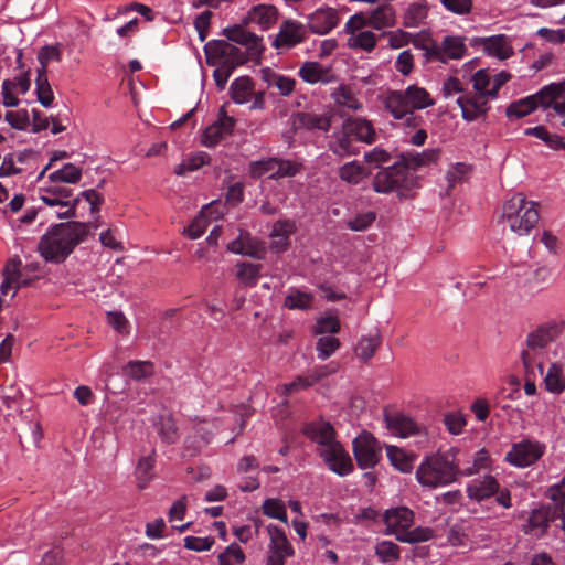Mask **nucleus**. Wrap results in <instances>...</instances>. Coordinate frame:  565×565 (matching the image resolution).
<instances>
[{"label":"nucleus","mask_w":565,"mask_h":565,"mask_svg":"<svg viewBox=\"0 0 565 565\" xmlns=\"http://www.w3.org/2000/svg\"><path fill=\"white\" fill-rule=\"evenodd\" d=\"M340 347V341L333 335H323L317 341V352L320 360H327Z\"/></svg>","instance_id":"nucleus-58"},{"label":"nucleus","mask_w":565,"mask_h":565,"mask_svg":"<svg viewBox=\"0 0 565 565\" xmlns=\"http://www.w3.org/2000/svg\"><path fill=\"white\" fill-rule=\"evenodd\" d=\"M383 521L386 524L385 534L397 535L407 531L414 523V512L406 507L392 508L383 514Z\"/></svg>","instance_id":"nucleus-18"},{"label":"nucleus","mask_w":565,"mask_h":565,"mask_svg":"<svg viewBox=\"0 0 565 565\" xmlns=\"http://www.w3.org/2000/svg\"><path fill=\"white\" fill-rule=\"evenodd\" d=\"M563 95H565V78L561 82L551 83L548 85L543 86L537 93H535L532 96L534 97L536 107L547 109L550 107L553 108V105H555V103H557V99Z\"/></svg>","instance_id":"nucleus-29"},{"label":"nucleus","mask_w":565,"mask_h":565,"mask_svg":"<svg viewBox=\"0 0 565 565\" xmlns=\"http://www.w3.org/2000/svg\"><path fill=\"white\" fill-rule=\"evenodd\" d=\"M299 126L308 130L328 131L331 127V116L316 113H299L297 115Z\"/></svg>","instance_id":"nucleus-37"},{"label":"nucleus","mask_w":565,"mask_h":565,"mask_svg":"<svg viewBox=\"0 0 565 565\" xmlns=\"http://www.w3.org/2000/svg\"><path fill=\"white\" fill-rule=\"evenodd\" d=\"M303 433L317 444L318 451L323 450L338 441L335 438V430L328 422H312L305 427Z\"/></svg>","instance_id":"nucleus-19"},{"label":"nucleus","mask_w":565,"mask_h":565,"mask_svg":"<svg viewBox=\"0 0 565 565\" xmlns=\"http://www.w3.org/2000/svg\"><path fill=\"white\" fill-rule=\"evenodd\" d=\"M263 265L247 262L236 264V277L245 287H255L260 276Z\"/></svg>","instance_id":"nucleus-38"},{"label":"nucleus","mask_w":565,"mask_h":565,"mask_svg":"<svg viewBox=\"0 0 565 565\" xmlns=\"http://www.w3.org/2000/svg\"><path fill=\"white\" fill-rule=\"evenodd\" d=\"M329 149L339 158H345L356 153L355 147L352 142V137L342 130L334 135V139L329 143Z\"/></svg>","instance_id":"nucleus-40"},{"label":"nucleus","mask_w":565,"mask_h":565,"mask_svg":"<svg viewBox=\"0 0 565 565\" xmlns=\"http://www.w3.org/2000/svg\"><path fill=\"white\" fill-rule=\"evenodd\" d=\"M427 17V6L425 3H412L404 15V25L407 28L419 26Z\"/></svg>","instance_id":"nucleus-54"},{"label":"nucleus","mask_w":565,"mask_h":565,"mask_svg":"<svg viewBox=\"0 0 565 565\" xmlns=\"http://www.w3.org/2000/svg\"><path fill=\"white\" fill-rule=\"evenodd\" d=\"M247 19L266 30L276 22L277 9L269 4H258L248 12Z\"/></svg>","instance_id":"nucleus-33"},{"label":"nucleus","mask_w":565,"mask_h":565,"mask_svg":"<svg viewBox=\"0 0 565 565\" xmlns=\"http://www.w3.org/2000/svg\"><path fill=\"white\" fill-rule=\"evenodd\" d=\"M335 369L331 365L321 366L319 369L312 370L306 376H298L292 382L285 384L284 388L286 394H291L298 392L300 390H305L315 383L319 382L321 379L328 376L333 373Z\"/></svg>","instance_id":"nucleus-28"},{"label":"nucleus","mask_w":565,"mask_h":565,"mask_svg":"<svg viewBox=\"0 0 565 565\" xmlns=\"http://www.w3.org/2000/svg\"><path fill=\"white\" fill-rule=\"evenodd\" d=\"M213 209L212 205H205L201 212H200V215L196 216L192 223L184 228V232L186 233V235L192 238V239H196L199 238L206 230V224H207V221L205 220V215L207 213L211 212V210Z\"/></svg>","instance_id":"nucleus-56"},{"label":"nucleus","mask_w":565,"mask_h":565,"mask_svg":"<svg viewBox=\"0 0 565 565\" xmlns=\"http://www.w3.org/2000/svg\"><path fill=\"white\" fill-rule=\"evenodd\" d=\"M544 387L550 393L559 395L565 391V375L562 365L552 363L544 376Z\"/></svg>","instance_id":"nucleus-35"},{"label":"nucleus","mask_w":565,"mask_h":565,"mask_svg":"<svg viewBox=\"0 0 565 565\" xmlns=\"http://www.w3.org/2000/svg\"><path fill=\"white\" fill-rule=\"evenodd\" d=\"M380 344V334H375L373 337H362L354 351L359 359L366 362L374 355Z\"/></svg>","instance_id":"nucleus-50"},{"label":"nucleus","mask_w":565,"mask_h":565,"mask_svg":"<svg viewBox=\"0 0 565 565\" xmlns=\"http://www.w3.org/2000/svg\"><path fill=\"white\" fill-rule=\"evenodd\" d=\"M72 195V189L56 182L40 188V200L51 207L70 204Z\"/></svg>","instance_id":"nucleus-25"},{"label":"nucleus","mask_w":565,"mask_h":565,"mask_svg":"<svg viewBox=\"0 0 565 565\" xmlns=\"http://www.w3.org/2000/svg\"><path fill=\"white\" fill-rule=\"evenodd\" d=\"M433 530L429 527H415L414 530H407L397 535V540L404 543H419L426 542L433 537Z\"/></svg>","instance_id":"nucleus-57"},{"label":"nucleus","mask_w":565,"mask_h":565,"mask_svg":"<svg viewBox=\"0 0 565 565\" xmlns=\"http://www.w3.org/2000/svg\"><path fill=\"white\" fill-rule=\"evenodd\" d=\"M490 96L478 93H465L457 98V104L461 109L462 118L467 121H473L484 116L490 109L488 100Z\"/></svg>","instance_id":"nucleus-16"},{"label":"nucleus","mask_w":565,"mask_h":565,"mask_svg":"<svg viewBox=\"0 0 565 565\" xmlns=\"http://www.w3.org/2000/svg\"><path fill=\"white\" fill-rule=\"evenodd\" d=\"M153 371V364L149 361H130L124 367L125 374L136 381H141L151 376Z\"/></svg>","instance_id":"nucleus-51"},{"label":"nucleus","mask_w":565,"mask_h":565,"mask_svg":"<svg viewBox=\"0 0 565 565\" xmlns=\"http://www.w3.org/2000/svg\"><path fill=\"white\" fill-rule=\"evenodd\" d=\"M235 119L227 115L225 106L218 109L217 118L207 126L202 135V143L205 147L216 146L224 137L233 132Z\"/></svg>","instance_id":"nucleus-13"},{"label":"nucleus","mask_w":565,"mask_h":565,"mask_svg":"<svg viewBox=\"0 0 565 565\" xmlns=\"http://www.w3.org/2000/svg\"><path fill=\"white\" fill-rule=\"evenodd\" d=\"M227 250L233 254L260 258V248L256 239L248 233L241 232L239 236L227 244Z\"/></svg>","instance_id":"nucleus-32"},{"label":"nucleus","mask_w":565,"mask_h":565,"mask_svg":"<svg viewBox=\"0 0 565 565\" xmlns=\"http://www.w3.org/2000/svg\"><path fill=\"white\" fill-rule=\"evenodd\" d=\"M341 324L337 316H324L317 320L315 326L316 334L337 333L340 331Z\"/></svg>","instance_id":"nucleus-64"},{"label":"nucleus","mask_w":565,"mask_h":565,"mask_svg":"<svg viewBox=\"0 0 565 565\" xmlns=\"http://www.w3.org/2000/svg\"><path fill=\"white\" fill-rule=\"evenodd\" d=\"M376 220V213L367 211L355 215L353 218L347 222V227L354 232H363L367 230L373 222Z\"/></svg>","instance_id":"nucleus-61"},{"label":"nucleus","mask_w":565,"mask_h":565,"mask_svg":"<svg viewBox=\"0 0 565 565\" xmlns=\"http://www.w3.org/2000/svg\"><path fill=\"white\" fill-rule=\"evenodd\" d=\"M353 455L359 468L375 467L382 457V447L377 439L369 431H363L352 443Z\"/></svg>","instance_id":"nucleus-8"},{"label":"nucleus","mask_w":565,"mask_h":565,"mask_svg":"<svg viewBox=\"0 0 565 565\" xmlns=\"http://www.w3.org/2000/svg\"><path fill=\"white\" fill-rule=\"evenodd\" d=\"M386 428L395 436L408 437L417 433V425L411 418L401 413H384Z\"/></svg>","instance_id":"nucleus-27"},{"label":"nucleus","mask_w":565,"mask_h":565,"mask_svg":"<svg viewBox=\"0 0 565 565\" xmlns=\"http://www.w3.org/2000/svg\"><path fill=\"white\" fill-rule=\"evenodd\" d=\"M312 295L300 290H291L285 298V307L295 310H307L312 306Z\"/></svg>","instance_id":"nucleus-52"},{"label":"nucleus","mask_w":565,"mask_h":565,"mask_svg":"<svg viewBox=\"0 0 565 565\" xmlns=\"http://www.w3.org/2000/svg\"><path fill=\"white\" fill-rule=\"evenodd\" d=\"M262 508L264 514L273 519H278L284 523H288L286 509L281 501L277 499H267L264 501Z\"/></svg>","instance_id":"nucleus-62"},{"label":"nucleus","mask_w":565,"mask_h":565,"mask_svg":"<svg viewBox=\"0 0 565 565\" xmlns=\"http://www.w3.org/2000/svg\"><path fill=\"white\" fill-rule=\"evenodd\" d=\"M153 425L163 443L174 444L178 438V429L171 415H159L154 418Z\"/></svg>","instance_id":"nucleus-39"},{"label":"nucleus","mask_w":565,"mask_h":565,"mask_svg":"<svg viewBox=\"0 0 565 565\" xmlns=\"http://www.w3.org/2000/svg\"><path fill=\"white\" fill-rule=\"evenodd\" d=\"M492 460L489 452L486 449H480L473 455L472 465L460 470L463 476H473L479 473L481 470L490 469Z\"/></svg>","instance_id":"nucleus-53"},{"label":"nucleus","mask_w":565,"mask_h":565,"mask_svg":"<svg viewBox=\"0 0 565 565\" xmlns=\"http://www.w3.org/2000/svg\"><path fill=\"white\" fill-rule=\"evenodd\" d=\"M82 169L73 163H65L61 169L51 172L47 175L49 182L77 184L82 179Z\"/></svg>","instance_id":"nucleus-36"},{"label":"nucleus","mask_w":565,"mask_h":565,"mask_svg":"<svg viewBox=\"0 0 565 565\" xmlns=\"http://www.w3.org/2000/svg\"><path fill=\"white\" fill-rule=\"evenodd\" d=\"M545 452V445L537 440L522 439L514 443L505 455V461L518 468L534 465Z\"/></svg>","instance_id":"nucleus-9"},{"label":"nucleus","mask_w":565,"mask_h":565,"mask_svg":"<svg viewBox=\"0 0 565 565\" xmlns=\"http://www.w3.org/2000/svg\"><path fill=\"white\" fill-rule=\"evenodd\" d=\"M266 530L269 536L266 565H285L286 559L294 555V547L284 530L274 524L267 525Z\"/></svg>","instance_id":"nucleus-10"},{"label":"nucleus","mask_w":565,"mask_h":565,"mask_svg":"<svg viewBox=\"0 0 565 565\" xmlns=\"http://www.w3.org/2000/svg\"><path fill=\"white\" fill-rule=\"evenodd\" d=\"M298 75L308 84H329L335 81L332 71L316 61L305 62L300 66Z\"/></svg>","instance_id":"nucleus-22"},{"label":"nucleus","mask_w":565,"mask_h":565,"mask_svg":"<svg viewBox=\"0 0 565 565\" xmlns=\"http://www.w3.org/2000/svg\"><path fill=\"white\" fill-rule=\"evenodd\" d=\"M301 170V164L290 160L278 158H268L266 160L252 163L250 173L255 178H260L268 173L270 179H280L294 177Z\"/></svg>","instance_id":"nucleus-11"},{"label":"nucleus","mask_w":565,"mask_h":565,"mask_svg":"<svg viewBox=\"0 0 565 565\" xmlns=\"http://www.w3.org/2000/svg\"><path fill=\"white\" fill-rule=\"evenodd\" d=\"M536 108L534 97L531 95L511 103L507 108L505 114L509 118H522L531 114Z\"/></svg>","instance_id":"nucleus-49"},{"label":"nucleus","mask_w":565,"mask_h":565,"mask_svg":"<svg viewBox=\"0 0 565 565\" xmlns=\"http://www.w3.org/2000/svg\"><path fill=\"white\" fill-rule=\"evenodd\" d=\"M154 456L156 452L152 450L150 455L140 458L138 461L135 473L137 479V487L140 490L147 488V486L154 477Z\"/></svg>","instance_id":"nucleus-34"},{"label":"nucleus","mask_w":565,"mask_h":565,"mask_svg":"<svg viewBox=\"0 0 565 565\" xmlns=\"http://www.w3.org/2000/svg\"><path fill=\"white\" fill-rule=\"evenodd\" d=\"M366 26L364 13H358L351 17L345 23L344 31L349 35L347 45L352 50H362L371 52L376 45V35Z\"/></svg>","instance_id":"nucleus-7"},{"label":"nucleus","mask_w":565,"mask_h":565,"mask_svg":"<svg viewBox=\"0 0 565 565\" xmlns=\"http://www.w3.org/2000/svg\"><path fill=\"white\" fill-rule=\"evenodd\" d=\"M386 456L388 458L390 463L402 473H409L414 468L416 455L413 452H408L403 448L393 445H387Z\"/></svg>","instance_id":"nucleus-31"},{"label":"nucleus","mask_w":565,"mask_h":565,"mask_svg":"<svg viewBox=\"0 0 565 565\" xmlns=\"http://www.w3.org/2000/svg\"><path fill=\"white\" fill-rule=\"evenodd\" d=\"M18 266H21V262L19 259H12L6 265L3 269L4 279L0 286L2 295H7L8 291L14 287V280L19 277Z\"/></svg>","instance_id":"nucleus-63"},{"label":"nucleus","mask_w":565,"mask_h":565,"mask_svg":"<svg viewBox=\"0 0 565 565\" xmlns=\"http://www.w3.org/2000/svg\"><path fill=\"white\" fill-rule=\"evenodd\" d=\"M265 79L269 87L278 89L281 96H289L296 86V79L275 73L268 72L265 75Z\"/></svg>","instance_id":"nucleus-46"},{"label":"nucleus","mask_w":565,"mask_h":565,"mask_svg":"<svg viewBox=\"0 0 565 565\" xmlns=\"http://www.w3.org/2000/svg\"><path fill=\"white\" fill-rule=\"evenodd\" d=\"M399 546L391 541H382L375 546V554L383 563L399 558Z\"/></svg>","instance_id":"nucleus-59"},{"label":"nucleus","mask_w":565,"mask_h":565,"mask_svg":"<svg viewBox=\"0 0 565 565\" xmlns=\"http://www.w3.org/2000/svg\"><path fill=\"white\" fill-rule=\"evenodd\" d=\"M403 92L408 99L413 110L424 109L434 105V99L425 88L412 85Z\"/></svg>","instance_id":"nucleus-42"},{"label":"nucleus","mask_w":565,"mask_h":565,"mask_svg":"<svg viewBox=\"0 0 565 565\" xmlns=\"http://www.w3.org/2000/svg\"><path fill=\"white\" fill-rule=\"evenodd\" d=\"M426 56L430 61L446 63L447 60H456L463 56L466 46L459 36H446L441 44L436 43L425 46Z\"/></svg>","instance_id":"nucleus-12"},{"label":"nucleus","mask_w":565,"mask_h":565,"mask_svg":"<svg viewBox=\"0 0 565 565\" xmlns=\"http://www.w3.org/2000/svg\"><path fill=\"white\" fill-rule=\"evenodd\" d=\"M343 129L355 140L371 145L376 140L373 124L366 118L351 117L344 120Z\"/></svg>","instance_id":"nucleus-20"},{"label":"nucleus","mask_w":565,"mask_h":565,"mask_svg":"<svg viewBox=\"0 0 565 565\" xmlns=\"http://www.w3.org/2000/svg\"><path fill=\"white\" fill-rule=\"evenodd\" d=\"M296 232V223L292 220H278L274 223L270 237V249L281 253L288 249L290 236Z\"/></svg>","instance_id":"nucleus-23"},{"label":"nucleus","mask_w":565,"mask_h":565,"mask_svg":"<svg viewBox=\"0 0 565 565\" xmlns=\"http://www.w3.org/2000/svg\"><path fill=\"white\" fill-rule=\"evenodd\" d=\"M483 49L489 55L499 60H505L513 53L512 47L507 44L503 35L484 39Z\"/></svg>","instance_id":"nucleus-41"},{"label":"nucleus","mask_w":565,"mask_h":565,"mask_svg":"<svg viewBox=\"0 0 565 565\" xmlns=\"http://www.w3.org/2000/svg\"><path fill=\"white\" fill-rule=\"evenodd\" d=\"M500 489V483L493 476L486 475L482 478L472 480L467 486L468 498L477 502L494 495Z\"/></svg>","instance_id":"nucleus-24"},{"label":"nucleus","mask_w":565,"mask_h":565,"mask_svg":"<svg viewBox=\"0 0 565 565\" xmlns=\"http://www.w3.org/2000/svg\"><path fill=\"white\" fill-rule=\"evenodd\" d=\"M559 508L542 507L534 509L527 520L529 531H536L537 536L546 533L550 523L558 518Z\"/></svg>","instance_id":"nucleus-26"},{"label":"nucleus","mask_w":565,"mask_h":565,"mask_svg":"<svg viewBox=\"0 0 565 565\" xmlns=\"http://www.w3.org/2000/svg\"><path fill=\"white\" fill-rule=\"evenodd\" d=\"M245 561V554L239 545L233 543L218 555L220 565H233V563L242 564Z\"/></svg>","instance_id":"nucleus-60"},{"label":"nucleus","mask_w":565,"mask_h":565,"mask_svg":"<svg viewBox=\"0 0 565 565\" xmlns=\"http://www.w3.org/2000/svg\"><path fill=\"white\" fill-rule=\"evenodd\" d=\"M526 136H534L544 141L551 149L558 150L562 146V138L558 135L550 134L544 126H536L524 130Z\"/></svg>","instance_id":"nucleus-55"},{"label":"nucleus","mask_w":565,"mask_h":565,"mask_svg":"<svg viewBox=\"0 0 565 565\" xmlns=\"http://www.w3.org/2000/svg\"><path fill=\"white\" fill-rule=\"evenodd\" d=\"M89 233V223L75 221L60 223L41 237L38 249L46 262L58 264L64 262Z\"/></svg>","instance_id":"nucleus-3"},{"label":"nucleus","mask_w":565,"mask_h":565,"mask_svg":"<svg viewBox=\"0 0 565 565\" xmlns=\"http://www.w3.org/2000/svg\"><path fill=\"white\" fill-rule=\"evenodd\" d=\"M306 38V28L296 21H284L280 25L279 33L275 39L277 49L291 47L302 42Z\"/></svg>","instance_id":"nucleus-21"},{"label":"nucleus","mask_w":565,"mask_h":565,"mask_svg":"<svg viewBox=\"0 0 565 565\" xmlns=\"http://www.w3.org/2000/svg\"><path fill=\"white\" fill-rule=\"evenodd\" d=\"M437 152L434 150L422 153L406 152L402 153L401 160L393 166L380 170L373 179V190L377 193L396 192L398 196L404 198L415 185V177L411 170L415 171L419 167L435 161Z\"/></svg>","instance_id":"nucleus-2"},{"label":"nucleus","mask_w":565,"mask_h":565,"mask_svg":"<svg viewBox=\"0 0 565 565\" xmlns=\"http://www.w3.org/2000/svg\"><path fill=\"white\" fill-rule=\"evenodd\" d=\"M564 330L565 321L552 320L527 334V349L521 353L522 363L527 373H533L534 369H537L539 373L543 374V363L537 361L536 352L542 351L551 342L555 341Z\"/></svg>","instance_id":"nucleus-5"},{"label":"nucleus","mask_w":565,"mask_h":565,"mask_svg":"<svg viewBox=\"0 0 565 565\" xmlns=\"http://www.w3.org/2000/svg\"><path fill=\"white\" fill-rule=\"evenodd\" d=\"M331 96L339 106L347 107L351 110H360L362 108V103L356 98L353 90L345 85L335 88Z\"/></svg>","instance_id":"nucleus-43"},{"label":"nucleus","mask_w":565,"mask_h":565,"mask_svg":"<svg viewBox=\"0 0 565 565\" xmlns=\"http://www.w3.org/2000/svg\"><path fill=\"white\" fill-rule=\"evenodd\" d=\"M328 468L339 476H347L353 471V462L340 441L318 452Z\"/></svg>","instance_id":"nucleus-14"},{"label":"nucleus","mask_w":565,"mask_h":565,"mask_svg":"<svg viewBox=\"0 0 565 565\" xmlns=\"http://www.w3.org/2000/svg\"><path fill=\"white\" fill-rule=\"evenodd\" d=\"M210 162V156L206 152L200 151L188 156L174 169L177 175H185L188 172L195 171Z\"/></svg>","instance_id":"nucleus-44"},{"label":"nucleus","mask_w":565,"mask_h":565,"mask_svg":"<svg viewBox=\"0 0 565 565\" xmlns=\"http://www.w3.org/2000/svg\"><path fill=\"white\" fill-rule=\"evenodd\" d=\"M35 85L39 103L45 108L51 107L53 105L54 94L49 83L46 73H44L43 70H38Z\"/></svg>","instance_id":"nucleus-45"},{"label":"nucleus","mask_w":565,"mask_h":565,"mask_svg":"<svg viewBox=\"0 0 565 565\" xmlns=\"http://www.w3.org/2000/svg\"><path fill=\"white\" fill-rule=\"evenodd\" d=\"M502 217L513 233L527 235L540 218L537 203L518 193L504 203Z\"/></svg>","instance_id":"nucleus-6"},{"label":"nucleus","mask_w":565,"mask_h":565,"mask_svg":"<svg viewBox=\"0 0 565 565\" xmlns=\"http://www.w3.org/2000/svg\"><path fill=\"white\" fill-rule=\"evenodd\" d=\"M253 93V82L249 77L236 78L231 84L232 98L236 104H244L249 100Z\"/></svg>","instance_id":"nucleus-47"},{"label":"nucleus","mask_w":565,"mask_h":565,"mask_svg":"<svg viewBox=\"0 0 565 565\" xmlns=\"http://www.w3.org/2000/svg\"><path fill=\"white\" fill-rule=\"evenodd\" d=\"M457 448L427 456L416 470L417 481L425 488L436 489L451 484L460 473L456 462Z\"/></svg>","instance_id":"nucleus-4"},{"label":"nucleus","mask_w":565,"mask_h":565,"mask_svg":"<svg viewBox=\"0 0 565 565\" xmlns=\"http://www.w3.org/2000/svg\"><path fill=\"white\" fill-rule=\"evenodd\" d=\"M226 40H212L204 46L209 65L235 70L248 60L256 58L263 51L262 39L246 31L242 25L223 30Z\"/></svg>","instance_id":"nucleus-1"},{"label":"nucleus","mask_w":565,"mask_h":565,"mask_svg":"<svg viewBox=\"0 0 565 565\" xmlns=\"http://www.w3.org/2000/svg\"><path fill=\"white\" fill-rule=\"evenodd\" d=\"M339 22V12L331 7H321L308 15L309 30L319 35L328 34Z\"/></svg>","instance_id":"nucleus-17"},{"label":"nucleus","mask_w":565,"mask_h":565,"mask_svg":"<svg viewBox=\"0 0 565 565\" xmlns=\"http://www.w3.org/2000/svg\"><path fill=\"white\" fill-rule=\"evenodd\" d=\"M364 17L366 18V25L376 30L393 26L396 19L395 10L391 4L379 6L371 12L364 13Z\"/></svg>","instance_id":"nucleus-30"},{"label":"nucleus","mask_w":565,"mask_h":565,"mask_svg":"<svg viewBox=\"0 0 565 565\" xmlns=\"http://www.w3.org/2000/svg\"><path fill=\"white\" fill-rule=\"evenodd\" d=\"M385 108L397 120H404L406 126L416 127L419 117L414 114L403 90L391 92L385 99Z\"/></svg>","instance_id":"nucleus-15"},{"label":"nucleus","mask_w":565,"mask_h":565,"mask_svg":"<svg viewBox=\"0 0 565 565\" xmlns=\"http://www.w3.org/2000/svg\"><path fill=\"white\" fill-rule=\"evenodd\" d=\"M365 175V168L358 161L344 163L339 169L340 179L350 184H358Z\"/></svg>","instance_id":"nucleus-48"}]
</instances>
